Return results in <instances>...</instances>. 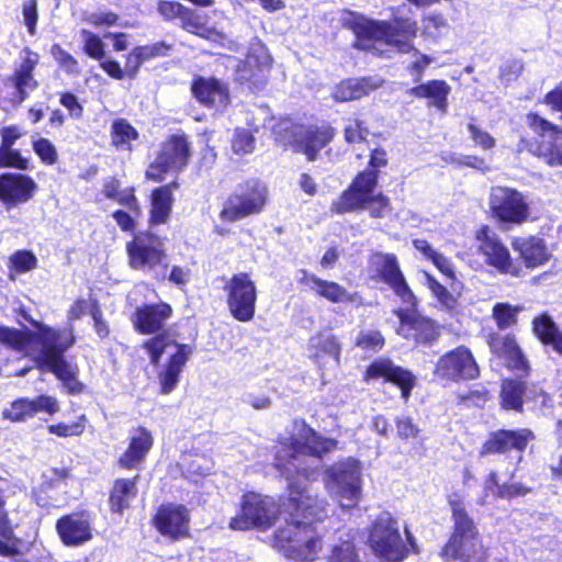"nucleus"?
I'll use <instances>...</instances> for the list:
<instances>
[{
	"instance_id": "f257e3e1",
	"label": "nucleus",
	"mask_w": 562,
	"mask_h": 562,
	"mask_svg": "<svg viewBox=\"0 0 562 562\" xmlns=\"http://www.w3.org/2000/svg\"><path fill=\"white\" fill-rule=\"evenodd\" d=\"M336 446V440L323 438L304 420H294L276 452V467L289 482L288 501L279 505L273 497L248 493L243 496L240 514L231 519L229 528L266 530L280 515L285 526L277 529L276 542L284 554L297 562L315 560L322 542L314 522L327 516V502L313 494L308 482L317 477L323 454Z\"/></svg>"
},
{
	"instance_id": "f03ea898",
	"label": "nucleus",
	"mask_w": 562,
	"mask_h": 562,
	"mask_svg": "<svg viewBox=\"0 0 562 562\" xmlns=\"http://www.w3.org/2000/svg\"><path fill=\"white\" fill-rule=\"evenodd\" d=\"M36 326L37 331H21L0 326V344L24 352L35 361L37 369L43 372H53L56 378L67 384L71 392H79L75 371L64 357V352L75 342L72 328L54 329L44 324Z\"/></svg>"
},
{
	"instance_id": "7ed1b4c3",
	"label": "nucleus",
	"mask_w": 562,
	"mask_h": 562,
	"mask_svg": "<svg viewBox=\"0 0 562 562\" xmlns=\"http://www.w3.org/2000/svg\"><path fill=\"white\" fill-rule=\"evenodd\" d=\"M448 504L452 513L453 531L441 549V557L446 561L485 562L486 551L473 519L465 510L463 496L457 492L450 493Z\"/></svg>"
},
{
	"instance_id": "20e7f679",
	"label": "nucleus",
	"mask_w": 562,
	"mask_h": 562,
	"mask_svg": "<svg viewBox=\"0 0 562 562\" xmlns=\"http://www.w3.org/2000/svg\"><path fill=\"white\" fill-rule=\"evenodd\" d=\"M353 32L355 46L359 49L382 53L381 47L386 45L398 52H406L411 48L409 40L416 36L417 24L408 19L387 23L357 18Z\"/></svg>"
},
{
	"instance_id": "39448f33",
	"label": "nucleus",
	"mask_w": 562,
	"mask_h": 562,
	"mask_svg": "<svg viewBox=\"0 0 562 562\" xmlns=\"http://www.w3.org/2000/svg\"><path fill=\"white\" fill-rule=\"evenodd\" d=\"M144 349L147 350L150 362L158 366L164 355L167 356L166 361L161 364L158 372V380L161 393H171L180 379V374L193 353V348L190 345L178 344L168 335H157L146 342Z\"/></svg>"
},
{
	"instance_id": "423d86ee",
	"label": "nucleus",
	"mask_w": 562,
	"mask_h": 562,
	"mask_svg": "<svg viewBox=\"0 0 562 562\" xmlns=\"http://www.w3.org/2000/svg\"><path fill=\"white\" fill-rule=\"evenodd\" d=\"M376 181L375 171L359 173L349 189L333 202L331 211L341 214L356 210H369L373 217H383L390 211V203L383 194H374Z\"/></svg>"
},
{
	"instance_id": "0eeeda50",
	"label": "nucleus",
	"mask_w": 562,
	"mask_h": 562,
	"mask_svg": "<svg viewBox=\"0 0 562 562\" xmlns=\"http://www.w3.org/2000/svg\"><path fill=\"white\" fill-rule=\"evenodd\" d=\"M325 486L342 508L356 507L362 495L360 462L353 458H347L334 463L326 470Z\"/></svg>"
},
{
	"instance_id": "6e6552de",
	"label": "nucleus",
	"mask_w": 562,
	"mask_h": 562,
	"mask_svg": "<svg viewBox=\"0 0 562 562\" xmlns=\"http://www.w3.org/2000/svg\"><path fill=\"white\" fill-rule=\"evenodd\" d=\"M491 216L505 226L521 225L530 216L526 195L517 189L496 186L488 194Z\"/></svg>"
},
{
	"instance_id": "1a4fd4ad",
	"label": "nucleus",
	"mask_w": 562,
	"mask_h": 562,
	"mask_svg": "<svg viewBox=\"0 0 562 562\" xmlns=\"http://www.w3.org/2000/svg\"><path fill=\"white\" fill-rule=\"evenodd\" d=\"M369 542L373 552L389 562H400L408 552L407 544L400 535L397 521L390 513L378 516Z\"/></svg>"
},
{
	"instance_id": "9d476101",
	"label": "nucleus",
	"mask_w": 562,
	"mask_h": 562,
	"mask_svg": "<svg viewBox=\"0 0 562 562\" xmlns=\"http://www.w3.org/2000/svg\"><path fill=\"white\" fill-rule=\"evenodd\" d=\"M267 195L268 190L263 182L256 179L248 180L240 187L238 193L227 199L220 217L222 221L235 222L260 213L267 202Z\"/></svg>"
},
{
	"instance_id": "9b49d317",
	"label": "nucleus",
	"mask_w": 562,
	"mask_h": 562,
	"mask_svg": "<svg viewBox=\"0 0 562 562\" xmlns=\"http://www.w3.org/2000/svg\"><path fill=\"white\" fill-rule=\"evenodd\" d=\"M227 294V308L238 322L252 321L256 312L257 288L246 272L234 274L224 288Z\"/></svg>"
},
{
	"instance_id": "f8f14e48",
	"label": "nucleus",
	"mask_w": 562,
	"mask_h": 562,
	"mask_svg": "<svg viewBox=\"0 0 562 562\" xmlns=\"http://www.w3.org/2000/svg\"><path fill=\"white\" fill-rule=\"evenodd\" d=\"M369 269L392 289L401 302L407 306V310L417 305V300L404 278L395 255L373 254L369 260Z\"/></svg>"
},
{
	"instance_id": "ddd939ff",
	"label": "nucleus",
	"mask_w": 562,
	"mask_h": 562,
	"mask_svg": "<svg viewBox=\"0 0 562 562\" xmlns=\"http://www.w3.org/2000/svg\"><path fill=\"white\" fill-rule=\"evenodd\" d=\"M189 158L190 147L187 137L172 135L161 144L155 161L146 171V177L160 181L168 171L183 169L188 165Z\"/></svg>"
},
{
	"instance_id": "4468645a",
	"label": "nucleus",
	"mask_w": 562,
	"mask_h": 562,
	"mask_svg": "<svg viewBox=\"0 0 562 562\" xmlns=\"http://www.w3.org/2000/svg\"><path fill=\"white\" fill-rule=\"evenodd\" d=\"M126 250L130 266L142 271H153L167 258L162 239L150 233L137 234L126 245Z\"/></svg>"
},
{
	"instance_id": "2eb2a0df",
	"label": "nucleus",
	"mask_w": 562,
	"mask_h": 562,
	"mask_svg": "<svg viewBox=\"0 0 562 562\" xmlns=\"http://www.w3.org/2000/svg\"><path fill=\"white\" fill-rule=\"evenodd\" d=\"M475 247L487 266L495 268L501 273L518 276V268L513 265L508 248L499 236L487 225L481 226L475 232Z\"/></svg>"
},
{
	"instance_id": "dca6fc26",
	"label": "nucleus",
	"mask_w": 562,
	"mask_h": 562,
	"mask_svg": "<svg viewBox=\"0 0 562 562\" xmlns=\"http://www.w3.org/2000/svg\"><path fill=\"white\" fill-rule=\"evenodd\" d=\"M334 137V130L330 126H301L294 125L284 139L292 145L293 149L303 153L310 161L316 159L317 154Z\"/></svg>"
},
{
	"instance_id": "f3484780",
	"label": "nucleus",
	"mask_w": 562,
	"mask_h": 562,
	"mask_svg": "<svg viewBox=\"0 0 562 562\" xmlns=\"http://www.w3.org/2000/svg\"><path fill=\"white\" fill-rule=\"evenodd\" d=\"M479 366L472 352L465 347H458L439 358L435 374L441 379L472 380L479 376Z\"/></svg>"
},
{
	"instance_id": "a211bd4d",
	"label": "nucleus",
	"mask_w": 562,
	"mask_h": 562,
	"mask_svg": "<svg viewBox=\"0 0 562 562\" xmlns=\"http://www.w3.org/2000/svg\"><path fill=\"white\" fill-rule=\"evenodd\" d=\"M189 522V510L183 505H162L154 517L156 529L171 540L188 536Z\"/></svg>"
},
{
	"instance_id": "6ab92c4d",
	"label": "nucleus",
	"mask_w": 562,
	"mask_h": 562,
	"mask_svg": "<svg viewBox=\"0 0 562 562\" xmlns=\"http://www.w3.org/2000/svg\"><path fill=\"white\" fill-rule=\"evenodd\" d=\"M127 441V448L117 463L126 470H138L154 446V436L147 428L138 426L130 430Z\"/></svg>"
},
{
	"instance_id": "aec40b11",
	"label": "nucleus",
	"mask_w": 562,
	"mask_h": 562,
	"mask_svg": "<svg viewBox=\"0 0 562 562\" xmlns=\"http://www.w3.org/2000/svg\"><path fill=\"white\" fill-rule=\"evenodd\" d=\"M271 63L272 59L266 46L259 40H254L249 45L246 59L237 67V80L243 83L250 82L255 86L261 83Z\"/></svg>"
},
{
	"instance_id": "412c9836",
	"label": "nucleus",
	"mask_w": 562,
	"mask_h": 562,
	"mask_svg": "<svg viewBox=\"0 0 562 562\" xmlns=\"http://www.w3.org/2000/svg\"><path fill=\"white\" fill-rule=\"evenodd\" d=\"M56 530L64 544L79 547L93 538L92 521L86 513H74L60 517Z\"/></svg>"
},
{
	"instance_id": "4be33fe9",
	"label": "nucleus",
	"mask_w": 562,
	"mask_h": 562,
	"mask_svg": "<svg viewBox=\"0 0 562 562\" xmlns=\"http://www.w3.org/2000/svg\"><path fill=\"white\" fill-rule=\"evenodd\" d=\"M533 438V432L527 428L501 429L490 435L480 454L506 453L513 449L521 453Z\"/></svg>"
},
{
	"instance_id": "5701e85b",
	"label": "nucleus",
	"mask_w": 562,
	"mask_h": 562,
	"mask_svg": "<svg viewBox=\"0 0 562 562\" xmlns=\"http://www.w3.org/2000/svg\"><path fill=\"white\" fill-rule=\"evenodd\" d=\"M401 324L397 334L417 344H429L437 339L439 331L435 323L414 312L396 311Z\"/></svg>"
},
{
	"instance_id": "b1692460",
	"label": "nucleus",
	"mask_w": 562,
	"mask_h": 562,
	"mask_svg": "<svg viewBox=\"0 0 562 562\" xmlns=\"http://www.w3.org/2000/svg\"><path fill=\"white\" fill-rule=\"evenodd\" d=\"M379 379L398 385L404 400L409 397L411 390L415 384V376L409 371L395 366L391 360L384 358L373 361L366 372L367 381Z\"/></svg>"
},
{
	"instance_id": "393cba45",
	"label": "nucleus",
	"mask_w": 562,
	"mask_h": 562,
	"mask_svg": "<svg viewBox=\"0 0 562 562\" xmlns=\"http://www.w3.org/2000/svg\"><path fill=\"white\" fill-rule=\"evenodd\" d=\"M310 357L318 366L326 368L331 362L340 363L341 344L339 339L328 330L317 333L310 338Z\"/></svg>"
},
{
	"instance_id": "a878e982",
	"label": "nucleus",
	"mask_w": 562,
	"mask_h": 562,
	"mask_svg": "<svg viewBox=\"0 0 562 562\" xmlns=\"http://www.w3.org/2000/svg\"><path fill=\"white\" fill-rule=\"evenodd\" d=\"M36 189V183L29 176L7 173L0 177V200L4 203H24Z\"/></svg>"
},
{
	"instance_id": "bb28decb",
	"label": "nucleus",
	"mask_w": 562,
	"mask_h": 562,
	"mask_svg": "<svg viewBox=\"0 0 562 562\" xmlns=\"http://www.w3.org/2000/svg\"><path fill=\"white\" fill-rule=\"evenodd\" d=\"M192 91L202 104L217 111L224 109L229 102L227 86L215 78L196 79Z\"/></svg>"
},
{
	"instance_id": "cd10ccee",
	"label": "nucleus",
	"mask_w": 562,
	"mask_h": 562,
	"mask_svg": "<svg viewBox=\"0 0 562 562\" xmlns=\"http://www.w3.org/2000/svg\"><path fill=\"white\" fill-rule=\"evenodd\" d=\"M171 314L167 303L144 305L136 310L133 323L137 331L151 334L162 328Z\"/></svg>"
},
{
	"instance_id": "c85d7f7f",
	"label": "nucleus",
	"mask_w": 562,
	"mask_h": 562,
	"mask_svg": "<svg viewBox=\"0 0 562 562\" xmlns=\"http://www.w3.org/2000/svg\"><path fill=\"white\" fill-rule=\"evenodd\" d=\"M488 346L493 353L507 361L509 368L521 372L528 371V361L510 335H491Z\"/></svg>"
},
{
	"instance_id": "c756f323",
	"label": "nucleus",
	"mask_w": 562,
	"mask_h": 562,
	"mask_svg": "<svg viewBox=\"0 0 562 562\" xmlns=\"http://www.w3.org/2000/svg\"><path fill=\"white\" fill-rule=\"evenodd\" d=\"M38 54L31 52L29 48H24L21 52V64L16 68L12 79L19 94V102H22L26 98L29 91L37 87V82L33 77V70L38 64Z\"/></svg>"
},
{
	"instance_id": "7c9ffc66",
	"label": "nucleus",
	"mask_w": 562,
	"mask_h": 562,
	"mask_svg": "<svg viewBox=\"0 0 562 562\" xmlns=\"http://www.w3.org/2000/svg\"><path fill=\"white\" fill-rule=\"evenodd\" d=\"M512 246L528 268L542 266L550 258L543 239L539 237H518L513 240Z\"/></svg>"
},
{
	"instance_id": "2f4dec72",
	"label": "nucleus",
	"mask_w": 562,
	"mask_h": 562,
	"mask_svg": "<svg viewBox=\"0 0 562 562\" xmlns=\"http://www.w3.org/2000/svg\"><path fill=\"white\" fill-rule=\"evenodd\" d=\"M23 133L15 125L3 127L1 131L0 146V168L14 167L26 169L27 161L21 156L19 150L12 149V146Z\"/></svg>"
},
{
	"instance_id": "473e14b6",
	"label": "nucleus",
	"mask_w": 562,
	"mask_h": 562,
	"mask_svg": "<svg viewBox=\"0 0 562 562\" xmlns=\"http://www.w3.org/2000/svg\"><path fill=\"white\" fill-rule=\"evenodd\" d=\"M411 95L419 99H429V104L445 112L450 87L446 81L431 80L408 90Z\"/></svg>"
},
{
	"instance_id": "72a5a7b5",
	"label": "nucleus",
	"mask_w": 562,
	"mask_h": 562,
	"mask_svg": "<svg viewBox=\"0 0 562 562\" xmlns=\"http://www.w3.org/2000/svg\"><path fill=\"white\" fill-rule=\"evenodd\" d=\"M172 206V192L169 186L160 187L154 190L151 194L150 222L153 224H162L170 216Z\"/></svg>"
},
{
	"instance_id": "f704fd0d",
	"label": "nucleus",
	"mask_w": 562,
	"mask_h": 562,
	"mask_svg": "<svg viewBox=\"0 0 562 562\" xmlns=\"http://www.w3.org/2000/svg\"><path fill=\"white\" fill-rule=\"evenodd\" d=\"M170 49V45L165 42H158L151 45H145L134 48L126 61V69L132 70L133 75L137 71L138 67L149 59L155 57L166 56Z\"/></svg>"
},
{
	"instance_id": "c9c22d12",
	"label": "nucleus",
	"mask_w": 562,
	"mask_h": 562,
	"mask_svg": "<svg viewBox=\"0 0 562 562\" xmlns=\"http://www.w3.org/2000/svg\"><path fill=\"white\" fill-rule=\"evenodd\" d=\"M533 331L538 338L546 345H551L553 349L562 355V334L550 316L543 314L535 318Z\"/></svg>"
},
{
	"instance_id": "e433bc0d",
	"label": "nucleus",
	"mask_w": 562,
	"mask_h": 562,
	"mask_svg": "<svg viewBox=\"0 0 562 562\" xmlns=\"http://www.w3.org/2000/svg\"><path fill=\"white\" fill-rule=\"evenodd\" d=\"M136 479H119L115 481L111 496V509L116 513H122L124 508L130 506V501L136 496Z\"/></svg>"
},
{
	"instance_id": "4c0bfd02",
	"label": "nucleus",
	"mask_w": 562,
	"mask_h": 562,
	"mask_svg": "<svg viewBox=\"0 0 562 562\" xmlns=\"http://www.w3.org/2000/svg\"><path fill=\"white\" fill-rule=\"evenodd\" d=\"M315 293L331 303H356L359 299L357 293L348 292L337 282L323 279L318 281Z\"/></svg>"
},
{
	"instance_id": "58836bf2",
	"label": "nucleus",
	"mask_w": 562,
	"mask_h": 562,
	"mask_svg": "<svg viewBox=\"0 0 562 562\" xmlns=\"http://www.w3.org/2000/svg\"><path fill=\"white\" fill-rule=\"evenodd\" d=\"M413 245L426 259L430 260L445 276H454L453 266L449 258L434 249L425 239H414Z\"/></svg>"
},
{
	"instance_id": "ea45409f",
	"label": "nucleus",
	"mask_w": 562,
	"mask_h": 562,
	"mask_svg": "<svg viewBox=\"0 0 562 562\" xmlns=\"http://www.w3.org/2000/svg\"><path fill=\"white\" fill-rule=\"evenodd\" d=\"M179 19L182 27L188 32L198 34L214 42H218L224 38L221 33L203 27L199 21V16L189 8H184Z\"/></svg>"
},
{
	"instance_id": "a19ab883",
	"label": "nucleus",
	"mask_w": 562,
	"mask_h": 562,
	"mask_svg": "<svg viewBox=\"0 0 562 562\" xmlns=\"http://www.w3.org/2000/svg\"><path fill=\"white\" fill-rule=\"evenodd\" d=\"M525 385L522 382L505 380L502 385V404L505 408L520 411L522 407V394Z\"/></svg>"
},
{
	"instance_id": "79ce46f5",
	"label": "nucleus",
	"mask_w": 562,
	"mask_h": 562,
	"mask_svg": "<svg viewBox=\"0 0 562 562\" xmlns=\"http://www.w3.org/2000/svg\"><path fill=\"white\" fill-rule=\"evenodd\" d=\"M16 539L13 531V525L8 514L0 515V554L3 557H14L19 553Z\"/></svg>"
},
{
	"instance_id": "37998d69",
	"label": "nucleus",
	"mask_w": 562,
	"mask_h": 562,
	"mask_svg": "<svg viewBox=\"0 0 562 562\" xmlns=\"http://www.w3.org/2000/svg\"><path fill=\"white\" fill-rule=\"evenodd\" d=\"M137 136L136 130L125 120H117L112 124V143L117 148L131 149V142Z\"/></svg>"
},
{
	"instance_id": "c03bdc74",
	"label": "nucleus",
	"mask_w": 562,
	"mask_h": 562,
	"mask_svg": "<svg viewBox=\"0 0 562 562\" xmlns=\"http://www.w3.org/2000/svg\"><path fill=\"white\" fill-rule=\"evenodd\" d=\"M181 464L190 474L206 476L213 469L212 460L202 453H187L181 460Z\"/></svg>"
},
{
	"instance_id": "a18cd8bd",
	"label": "nucleus",
	"mask_w": 562,
	"mask_h": 562,
	"mask_svg": "<svg viewBox=\"0 0 562 562\" xmlns=\"http://www.w3.org/2000/svg\"><path fill=\"white\" fill-rule=\"evenodd\" d=\"M533 155L550 167H562V145L542 140L533 149Z\"/></svg>"
},
{
	"instance_id": "49530a36",
	"label": "nucleus",
	"mask_w": 562,
	"mask_h": 562,
	"mask_svg": "<svg viewBox=\"0 0 562 562\" xmlns=\"http://www.w3.org/2000/svg\"><path fill=\"white\" fill-rule=\"evenodd\" d=\"M521 311L519 306H513L508 303H496L493 307L492 315L501 329L508 328L516 324L517 315Z\"/></svg>"
},
{
	"instance_id": "de8ad7c7",
	"label": "nucleus",
	"mask_w": 562,
	"mask_h": 562,
	"mask_svg": "<svg viewBox=\"0 0 562 562\" xmlns=\"http://www.w3.org/2000/svg\"><path fill=\"white\" fill-rule=\"evenodd\" d=\"M4 419H9L14 423L24 422L33 417L31 412L30 398L21 397L11 403L9 408H5L2 413Z\"/></svg>"
},
{
	"instance_id": "09e8293b",
	"label": "nucleus",
	"mask_w": 562,
	"mask_h": 562,
	"mask_svg": "<svg viewBox=\"0 0 562 562\" xmlns=\"http://www.w3.org/2000/svg\"><path fill=\"white\" fill-rule=\"evenodd\" d=\"M527 120L529 127L541 137L549 135L555 139L559 135L562 136V128L560 126L554 125L538 114H528Z\"/></svg>"
},
{
	"instance_id": "8fccbe9b",
	"label": "nucleus",
	"mask_w": 562,
	"mask_h": 562,
	"mask_svg": "<svg viewBox=\"0 0 562 562\" xmlns=\"http://www.w3.org/2000/svg\"><path fill=\"white\" fill-rule=\"evenodd\" d=\"M424 32L428 37L438 38L448 34L449 24L441 14L430 13L423 21Z\"/></svg>"
},
{
	"instance_id": "3c124183",
	"label": "nucleus",
	"mask_w": 562,
	"mask_h": 562,
	"mask_svg": "<svg viewBox=\"0 0 562 562\" xmlns=\"http://www.w3.org/2000/svg\"><path fill=\"white\" fill-rule=\"evenodd\" d=\"M327 562H360L355 544L350 540H344L335 544Z\"/></svg>"
},
{
	"instance_id": "603ef678",
	"label": "nucleus",
	"mask_w": 562,
	"mask_h": 562,
	"mask_svg": "<svg viewBox=\"0 0 562 562\" xmlns=\"http://www.w3.org/2000/svg\"><path fill=\"white\" fill-rule=\"evenodd\" d=\"M424 277L427 286L438 302L446 308H452L456 304L454 296L428 272H424Z\"/></svg>"
},
{
	"instance_id": "864d4df0",
	"label": "nucleus",
	"mask_w": 562,
	"mask_h": 562,
	"mask_svg": "<svg viewBox=\"0 0 562 562\" xmlns=\"http://www.w3.org/2000/svg\"><path fill=\"white\" fill-rule=\"evenodd\" d=\"M255 137L250 131L245 128H236L232 140V149L235 154H250L255 149Z\"/></svg>"
},
{
	"instance_id": "5fc2aeb1",
	"label": "nucleus",
	"mask_w": 562,
	"mask_h": 562,
	"mask_svg": "<svg viewBox=\"0 0 562 562\" xmlns=\"http://www.w3.org/2000/svg\"><path fill=\"white\" fill-rule=\"evenodd\" d=\"M80 38L83 42V50L91 58L101 59L104 56V44L98 35L88 30H81Z\"/></svg>"
},
{
	"instance_id": "6e6d98bb",
	"label": "nucleus",
	"mask_w": 562,
	"mask_h": 562,
	"mask_svg": "<svg viewBox=\"0 0 562 562\" xmlns=\"http://www.w3.org/2000/svg\"><path fill=\"white\" fill-rule=\"evenodd\" d=\"M87 417L81 415L76 422L71 424H56L49 425L48 431L59 437L79 436L85 431Z\"/></svg>"
},
{
	"instance_id": "4d7b16f0",
	"label": "nucleus",
	"mask_w": 562,
	"mask_h": 562,
	"mask_svg": "<svg viewBox=\"0 0 562 562\" xmlns=\"http://www.w3.org/2000/svg\"><path fill=\"white\" fill-rule=\"evenodd\" d=\"M356 345L364 350L379 351L384 346V338L378 330H362L357 337Z\"/></svg>"
},
{
	"instance_id": "13d9d810",
	"label": "nucleus",
	"mask_w": 562,
	"mask_h": 562,
	"mask_svg": "<svg viewBox=\"0 0 562 562\" xmlns=\"http://www.w3.org/2000/svg\"><path fill=\"white\" fill-rule=\"evenodd\" d=\"M30 405L33 417L38 413H45L52 416L59 411L57 398L50 395H40L30 398Z\"/></svg>"
},
{
	"instance_id": "bf43d9fd",
	"label": "nucleus",
	"mask_w": 562,
	"mask_h": 562,
	"mask_svg": "<svg viewBox=\"0 0 562 562\" xmlns=\"http://www.w3.org/2000/svg\"><path fill=\"white\" fill-rule=\"evenodd\" d=\"M33 149L46 165H54L58 159L56 147L47 138L41 137L33 140Z\"/></svg>"
},
{
	"instance_id": "052dcab7",
	"label": "nucleus",
	"mask_w": 562,
	"mask_h": 562,
	"mask_svg": "<svg viewBox=\"0 0 562 562\" xmlns=\"http://www.w3.org/2000/svg\"><path fill=\"white\" fill-rule=\"evenodd\" d=\"M405 53L411 54L412 60L409 61L408 69L413 76H415V81H419L424 70L427 66L432 61V59L424 54H420L416 48L411 45L409 49H406Z\"/></svg>"
},
{
	"instance_id": "680f3d73",
	"label": "nucleus",
	"mask_w": 562,
	"mask_h": 562,
	"mask_svg": "<svg viewBox=\"0 0 562 562\" xmlns=\"http://www.w3.org/2000/svg\"><path fill=\"white\" fill-rule=\"evenodd\" d=\"M350 87L353 89V93L357 94V99H360L371 91L382 86L383 80L379 77H366L360 79H349Z\"/></svg>"
},
{
	"instance_id": "e2e57ef3",
	"label": "nucleus",
	"mask_w": 562,
	"mask_h": 562,
	"mask_svg": "<svg viewBox=\"0 0 562 562\" xmlns=\"http://www.w3.org/2000/svg\"><path fill=\"white\" fill-rule=\"evenodd\" d=\"M502 485L498 484L496 472H491L484 483L480 505L491 504L494 499L501 498Z\"/></svg>"
},
{
	"instance_id": "0e129e2a",
	"label": "nucleus",
	"mask_w": 562,
	"mask_h": 562,
	"mask_svg": "<svg viewBox=\"0 0 562 562\" xmlns=\"http://www.w3.org/2000/svg\"><path fill=\"white\" fill-rule=\"evenodd\" d=\"M52 55L57 64L68 74L78 72V61L58 44L52 46Z\"/></svg>"
},
{
	"instance_id": "69168bd1",
	"label": "nucleus",
	"mask_w": 562,
	"mask_h": 562,
	"mask_svg": "<svg viewBox=\"0 0 562 562\" xmlns=\"http://www.w3.org/2000/svg\"><path fill=\"white\" fill-rule=\"evenodd\" d=\"M12 267L18 272H26L33 270L36 267L37 259L31 252L26 250L16 251L10 259Z\"/></svg>"
},
{
	"instance_id": "338daca9",
	"label": "nucleus",
	"mask_w": 562,
	"mask_h": 562,
	"mask_svg": "<svg viewBox=\"0 0 562 562\" xmlns=\"http://www.w3.org/2000/svg\"><path fill=\"white\" fill-rule=\"evenodd\" d=\"M468 131L470 133L471 139L474 142L476 146H479L483 150L494 148L496 144L495 138L492 135H490L486 131L480 128L473 123H470L468 125Z\"/></svg>"
},
{
	"instance_id": "774afa93",
	"label": "nucleus",
	"mask_w": 562,
	"mask_h": 562,
	"mask_svg": "<svg viewBox=\"0 0 562 562\" xmlns=\"http://www.w3.org/2000/svg\"><path fill=\"white\" fill-rule=\"evenodd\" d=\"M368 136V130L363 126V122L355 120L345 128V138L348 143L362 142Z\"/></svg>"
}]
</instances>
